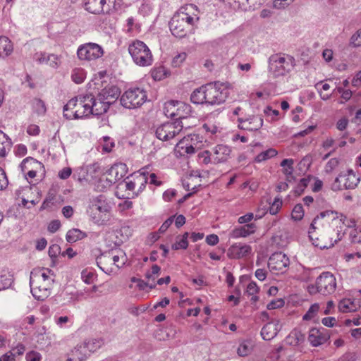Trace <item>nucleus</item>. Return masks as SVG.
<instances>
[{
	"label": "nucleus",
	"instance_id": "1",
	"mask_svg": "<svg viewBox=\"0 0 361 361\" xmlns=\"http://www.w3.org/2000/svg\"><path fill=\"white\" fill-rule=\"evenodd\" d=\"M228 94L224 84L211 82L195 89L190 95V101L195 104L220 105L226 102Z\"/></svg>",
	"mask_w": 361,
	"mask_h": 361
},
{
	"label": "nucleus",
	"instance_id": "2",
	"mask_svg": "<svg viewBox=\"0 0 361 361\" xmlns=\"http://www.w3.org/2000/svg\"><path fill=\"white\" fill-rule=\"evenodd\" d=\"M52 275L51 270L48 268L37 267L31 271L30 288L32 295L39 300L46 297L49 281Z\"/></svg>",
	"mask_w": 361,
	"mask_h": 361
},
{
	"label": "nucleus",
	"instance_id": "3",
	"mask_svg": "<svg viewBox=\"0 0 361 361\" xmlns=\"http://www.w3.org/2000/svg\"><path fill=\"white\" fill-rule=\"evenodd\" d=\"M199 20L196 16L180 11L172 17L169 22L170 30L173 35L178 38L186 36L188 30Z\"/></svg>",
	"mask_w": 361,
	"mask_h": 361
},
{
	"label": "nucleus",
	"instance_id": "4",
	"mask_svg": "<svg viewBox=\"0 0 361 361\" xmlns=\"http://www.w3.org/2000/svg\"><path fill=\"white\" fill-rule=\"evenodd\" d=\"M295 59L287 54H273L269 59V71L274 77L283 76L291 71Z\"/></svg>",
	"mask_w": 361,
	"mask_h": 361
},
{
	"label": "nucleus",
	"instance_id": "5",
	"mask_svg": "<svg viewBox=\"0 0 361 361\" xmlns=\"http://www.w3.org/2000/svg\"><path fill=\"white\" fill-rule=\"evenodd\" d=\"M128 52L133 61L140 66H148L152 63V54L145 43L135 40L129 44Z\"/></svg>",
	"mask_w": 361,
	"mask_h": 361
},
{
	"label": "nucleus",
	"instance_id": "6",
	"mask_svg": "<svg viewBox=\"0 0 361 361\" xmlns=\"http://www.w3.org/2000/svg\"><path fill=\"white\" fill-rule=\"evenodd\" d=\"M336 288V280L334 274L324 272L317 279L315 284L307 286V291L310 295L321 293L326 295L333 293Z\"/></svg>",
	"mask_w": 361,
	"mask_h": 361
},
{
	"label": "nucleus",
	"instance_id": "7",
	"mask_svg": "<svg viewBox=\"0 0 361 361\" xmlns=\"http://www.w3.org/2000/svg\"><path fill=\"white\" fill-rule=\"evenodd\" d=\"M147 100L146 92L140 88H130L121 97V104L126 109H135L142 106Z\"/></svg>",
	"mask_w": 361,
	"mask_h": 361
},
{
	"label": "nucleus",
	"instance_id": "8",
	"mask_svg": "<svg viewBox=\"0 0 361 361\" xmlns=\"http://www.w3.org/2000/svg\"><path fill=\"white\" fill-rule=\"evenodd\" d=\"M308 233L312 244L321 249L331 247L341 239V237H339V233H338L337 238L332 236L335 234V231L332 233H326L319 231L318 227H310Z\"/></svg>",
	"mask_w": 361,
	"mask_h": 361
},
{
	"label": "nucleus",
	"instance_id": "9",
	"mask_svg": "<svg viewBox=\"0 0 361 361\" xmlns=\"http://www.w3.org/2000/svg\"><path fill=\"white\" fill-rule=\"evenodd\" d=\"M164 113L168 117L178 116L176 121H180L183 124L182 121L190 116L192 107L184 102L170 101L165 104Z\"/></svg>",
	"mask_w": 361,
	"mask_h": 361
},
{
	"label": "nucleus",
	"instance_id": "10",
	"mask_svg": "<svg viewBox=\"0 0 361 361\" xmlns=\"http://www.w3.org/2000/svg\"><path fill=\"white\" fill-rule=\"evenodd\" d=\"M183 128V124L180 121L166 122L157 127L155 134L159 140L169 141L179 135Z\"/></svg>",
	"mask_w": 361,
	"mask_h": 361
},
{
	"label": "nucleus",
	"instance_id": "11",
	"mask_svg": "<svg viewBox=\"0 0 361 361\" xmlns=\"http://www.w3.org/2000/svg\"><path fill=\"white\" fill-rule=\"evenodd\" d=\"M289 265V258L281 252L272 254L268 261V267L270 271L275 274L286 272Z\"/></svg>",
	"mask_w": 361,
	"mask_h": 361
},
{
	"label": "nucleus",
	"instance_id": "12",
	"mask_svg": "<svg viewBox=\"0 0 361 361\" xmlns=\"http://www.w3.org/2000/svg\"><path fill=\"white\" fill-rule=\"evenodd\" d=\"M229 259L242 260L247 262L253 257L252 248L250 245L244 243H235L227 250Z\"/></svg>",
	"mask_w": 361,
	"mask_h": 361
},
{
	"label": "nucleus",
	"instance_id": "13",
	"mask_svg": "<svg viewBox=\"0 0 361 361\" xmlns=\"http://www.w3.org/2000/svg\"><path fill=\"white\" fill-rule=\"evenodd\" d=\"M104 54L101 46L95 43H87L79 47L77 54L80 60H95Z\"/></svg>",
	"mask_w": 361,
	"mask_h": 361
},
{
	"label": "nucleus",
	"instance_id": "14",
	"mask_svg": "<svg viewBox=\"0 0 361 361\" xmlns=\"http://www.w3.org/2000/svg\"><path fill=\"white\" fill-rule=\"evenodd\" d=\"M359 182L360 178L352 171H349L348 174L340 175L335 179L334 183L332 184V190L353 189L357 185Z\"/></svg>",
	"mask_w": 361,
	"mask_h": 361
},
{
	"label": "nucleus",
	"instance_id": "15",
	"mask_svg": "<svg viewBox=\"0 0 361 361\" xmlns=\"http://www.w3.org/2000/svg\"><path fill=\"white\" fill-rule=\"evenodd\" d=\"M238 127L240 129L255 131L260 129L263 125V119L259 116H252L247 118H238Z\"/></svg>",
	"mask_w": 361,
	"mask_h": 361
},
{
	"label": "nucleus",
	"instance_id": "16",
	"mask_svg": "<svg viewBox=\"0 0 361 361\" xmlns=\"http://www.w3.org/2000/svg\"><path fill=\"white\" fill-rule=\"evenodd\" d=\"M126 173L127 166L125 164H116L107 171L106 181H108L110 185L115 183L123 178Z\"/></svg>",
	"mask_w": 361,
	"mask_h": 361
},
{
	"label": "nucleus",
	"instance_id": "17",
	"mask_svg": "<svg viewBox=\"0 0 361 361\" xmlns=\"http://www.w3.org/2000/svg\"><path fill=\"white\" fill-rule=\"evenodd\" d=\"M88 97H90L89 99L90 100L89 102V110L90 111V114L94 116H100L107 111L109 106L106 104V103L103 101V99L100 98L98 94L97 97H94L92 94H88Z\"/></svg>",
	"mask_w": 361,
	"mask_h": 361
},
{
	"label": "nucleus",
	"instance_id": "18",
	"mask_svg": "<svg viewBox=\"0 0 361 361\" xmlns=\"http://www.w3.org/2000/svg\"><path fill=\"white\" fill-rule=\"evenodd\" d=\"M90 97L88 94L80 95L76 109L73 114V118H82L90 115Z\"/></svg>",
	"mask_w": 361,
	"mask_h": 361
},
{
	"label": "nucleus",
	"instance_id": "19",
	"mask_svg": "<svg viewBox=\"0 0 361 361\" xmlns=\"http://www.w3.org/2000/svg\"><path fill=\"white\" fill-rule=\"evenodd\" d=\"M214 164H219L226 161L231 152L229 147L224 145H218L211 151Z\"/></svg>",
	"mask_w": 361,
	"mask_h": 361
},
{
	"label": "nucleus",
	"instance_id": "20",
	"mask_svg": "<svg viewBox=\"0 0 361 361\" xmlns=\"http://www.w3.org/2000/svg\"><path fill=\"white\" fill-rule=\"evenodd\" d=\"M329 338V334L324 329H319L312 328L310 331L308 340L314 346H318L325 343Z\"/></svg>",
	"mask_w": 361,
	"mask_h": 361
},
{
	"label": "nucleus",
	"instance_id": "21",
	"mask_svg": "<svg viewBox=\"0 0 361 361\" xmlns=\"http://www.w3.org/2000/svg\"><path fill=\"white\" fill-rule=\"evenodd\" d=\"M98 95L103 99L106 104L110 106L118 98L120 91L117 87L111 86L102 90V91L98 93Z\"/></svg>",
	"mask_w": 361,
	"mask_h": 361
},
{
	"label": "nucleus",
	"instance_id": "22",
	"mask_svg": "<svg viewBox=\"0 0 361 361\" xmlns=\"http://www.w3.org/2000/svg\"><path fill=\"white\" fill-rule=\"evenodd\" d=\"M360 305L359 302L355 299L343 298L341 300L338 305V308L343 313H348L357 311Z\"/></svg>",
	"mask_w": 361,
	"mask_h": 361
},
{
	"label": "nucleus",
	"instance_id": "23",
	"mask_svg": "<svg viewBox=\"0 0 361 361\" xmlns=\"http://www.w3.org/2000/svg\"><path fill=\"white\" fill-rule=\"evenodd\" d=\"M86 350L87 349H85L82 344L78 345L67 354L66 361L85 360L89 357L88 353Z\"/></svg>",
	"mask_w": 361,
	"mask_h": 361
},
{
	"label": "nucleus",
	"instance_id": "24",
	"mask_svg": "<svg viewBox=\"0 0 361 361\" xmlns=\"http://www.w3.org/2000/svg\"><path fill=\"white\" fill-rule=\"evenodd\" d=\"M335 216H336V212L335 211L326 210L322 212L313 219L310 226H314V224L318 223L319 220H322V222L319 224L322 225L331 224L332 220L335 219Z\"/></svg>",
	"mask_w": 361,
	"mask_h": 361
},
{
	"label": "nucleus",
	"instance_id": "25",
	"mask_svg": "<svg viewBox=\"0 0 361 361\" xmlns=\"http://www.w3.org/2000/svg\"><path fill=\"white\" fill-rule=\"evenodd\" d=\"M305 341V335L301 331L295 329L286 338V343L292 346H297L302 343Z\"/></svg>",
	"mask_w": 361,
	"mask_h": 361
},
{
	"label": "nucleus",
	"instance_id": "26",
	"mask_svg": "<svg viewBox=\"0 0 361 361\" xmlns=\"http://www.w3.org/2000/svg\"><path fill=\"white\" fill-rule=\"evenodd\" d=\"M278 332V324L275 322H268L262 329L261 334L264 340H271Z\"/></svg>",
	"mask_w": 361,
	"mask_h": 361
},
{
	"label": "nucleus",
	"instance_id": "27",
	"mask_svg": "<svg viewBox=\"0 0 361 361\" xmlns=\"http://www.w3.org/2000/svg\"><path fill=\"white\" fill-rule=\"evenodd\" d=\"M37 61L40 63H46L49 66L56 68L60 64V60L57 55L47 54L46 53H40Z\"/></svg>",
	"mask_w": 361,
	"mask_h": 361
},
{
	"label": "nucleus",
	"instance_id": "28",
	"mask_svg": "<svg viewBox=\"0 0 361 361\" xmlns=\"http://www.w3.org/2000/svg\"><path fill=\"white\" fill-rule=\"evenodd\" d=\"M92 210H97L99 212H106L109 210V205L106 202V198L100 195L93 199L90 207Z\"/></svg>",
	"mask_w": 361,
	"mask_h": 361
},
{
	"label": "nucleus",
	"instance_id": "29",
	"mask_svg": "<svg viewBox=\"0 0 361 361\" xmlns=\"http://www.w3.org/2000/svg\"><path fill=\"white\" fill-rule=\"evenodd\" d=\"M13 49L11 40L5 36L0 37V57L8 56L12 53Z\"/></svg>",
	"mask_w": 361,
	"mask_h": 361
},
{
	"label": "nucleus",
	"instance_id": "30",
	"mask_svg": "<svg viewBox=\"0 0 361 361\" xmlns=\"http://www.w3.org/2000/svg\"><path fill=\"white\" fill-rule=\"evenodd\" d=\"M81 344L85 349H87L86 351H87L88 356H90L92 353H94L100 348L104 344V342L102 339L92 338Z\"/></svg>",
	"mask_w": 361,
	"mask_h": 361
},
{
	"label": "nucleus",
	"instance_id": "31",
	"mask_svg": "<svg viewBox=\"0 0 361 361\" xmlns=\"http://www.w3.org/2000/svg\"><path fill=\"white\" fill-rule=\"evenodd\" d=\"M86 237V233L78 228H73L68 231L66 235L67 241L69 243H75Z\"/></svg>",
	"mask_w": 361,
	"mask_h": 361
},
{
	"label": "nucleus",
	"instance_id": "32",
	"mask_svg": "<svg viewBox=\"0 0 361 361\" xmlns=\"http://www.w3.org/2000/svg\"><path fill=\"white\" fill-rule=\"evenodd\" d=\"M193 136L197 137V135H189L187 137H184L182 140L179 141V142L177 144V147L180 149H185V152L188 154H192L195 152V148L192 145H188V143H185L186 142L189 141V140H192Z\"/></svg>",
	"mask_w": 361,
	"mask_h": 361
},
{
	"label": "nucleus",
	"instance_id": "33",
	"mask_svg": "<svg viewBox=\"0 0 361 361\" xmlns=\"http://www.w3.org/2000/svg\"><path fill=\"white\" fill-rule=\"evenodd\" d=\"M85 7L91 13L100 14L103 12V8L100 6L99 0H87Z\"/></svg>",
	"mask_w": 361,
	"mask_h": 361
},
{
	"label": "nucleus",
	"instance_id": "34",
	"mask_svg": "<svg viewBox=\"0 0 361 361\" xmlns=\"http://www.w3.org/2000/svg\"><path fill=\"white\" fill-rule=\"evenodd\" d=\"M259 292V288L255 282L251 281L247 284L246 288V294L252 296L251 301L252 302H256L259 300V297L257 295Z\"/></svg>",
	"mask_w": 361,
	"mask_h": 361
},
{
	"label": "nucleus",
	"instance_id": "35",
	"mask_svg": "<svg viewBox=\"0 0 361 361\" xmlns=\"http://www.w3.org/2000/svg\"><path fill=\"white\" fill-rule=\"evenodd\" d=\"M173 223L175 226H183L185 224V217L182 214L171 216L161 226H171Z\"/></svg>",
	"mask_w": 361,
	"mask_h": 361
},
{
	"label": "nucleus",
	"instance_id": "36",
	"mask_svg": "<svg viewBox=\"0 0 361 361\" xmlns=\"http://www.w3.org/2000/svg\"><path fill=\"white\" fill-rule=\"evenodd\" d=\"M11 147V143L5 133L0 130V157H4L6 154L7 149Z\"/></svg>",
	"mask_w": 361,
	"mask_h": 361
},
{
	"label": "nucleus",
	"instance_id": "37",
	"mask_svg": "<svg viewBox=\"0 0 361 361\" xmlns=\"http://www.w3.org/2000/svg\"><path fill=\"white\" fill-rule=\"evenodd\" d=\"M352 224L354 226L357 224V221L354 219H347V218L343 216L342 214H338L336 212V216H335V219L332 220L331 224L334 226H341V224H348L347 226H349V224Z\"/></svg>",
	"mask_w": 361,
	"mask_h": 361
},
{
	"label": "nucleus",
	"instance_id": "38",
	"mask_svg": "<svg viewBox=\"0 0 361 361\" xmlns=\"http://www.w3.org/2000/svg\"><path fill=\"white\" fill-rule=\"evenodd\" d=\"M79 97L70 99L68 103L63 106V116L67 119H72L73 114H68V111L76 109Z\"/></svg>",
	"mask_w": 361,
	"mask_h": 361
},
{
	"label": "nucleus",
	"instance_id": "39",
	"mask_svg": "<svg viewBox=\"0 0 361 361\" xmlns=\"http://www.w3.org/2000/svg\"><path fill=\"white\" fill-rule=\"evenodd\" d=\"M278 154L277 151L275 149L270 148L266 151H264L261 153H259L256 157H255V161L256 162H262L263 161H265L267 159H269L270 158H272L275 156H276Z\"/></svg>",
	"mask_w": 361,
	"mask_h": 361
},
{
	"label": "nucleus",
	"instance_id": "40",
	"mask_svg": "<svg viewBox=\"0 0 361 361\" xmlns=\"http://www.w3.org/2000/svg\"><path fill=\"white\" fill-rule=\"evenodd\" d=\"M188 233H185L182 236H178L176 238V241L173 245V249L179 250V249H186L188 246Z\"/></svg>",
	"mask_w": 361,
	"mask_h": 361
},
{
	"label": "nucleus",
	"instance_id": "41",
	"mask_svg": "<svg viewBox=\"0 0 361 361\" xmlns=\"http://www.w3.org/2000/svg\"><path fill=\"white\" fill-rule=\"evenodd\" d=\"M25 351V347L22 343H18L15 348H13L10 351L2 355V357L9 356L16 359V355H22Z\"/></svg>",
	"mask_w": 361,
	"mask_h": 361
},
{
	"label": "nucleus",
	"instance_id": "42",
	"mask_svg": "<svg viewBox=\"0 0 361 361\" xmlns=\"http://www.w3.org/2000/svg\"><path fill=\"white\" fill-rule=\"evenodd\" d=\"M96 278L97 274L91 269H85L82 271V279L87 284L93 283Z\"/></svg>",
	"mask_w": 361,
	"mask_h": 361
},
{
	"label": "nucleus",
	"instance_id": "43",
	"mask_svg": "<svg viewBox=\"0 0 361 361\" xmlns=\"http://www.w3.org/2000/svg\"><path fill=\"white\" fill-rule=\"evenodd\" d=\"M110 259L114 262V264L116 265V267L119 268L125 264L126 256L122 251H118L117 254L114 255Z\"/></svg>",
	"mask_w": 361,
	"mask_h": 361
},
{
	"label": "nucleus",
	"instance_id": "44",
	"mask_svg": "<svg viewBox=\"0 0 361 361\" xmlns=\"http://www.w3.org/2000/svg\"><path fill=\"white\" fill-rule=\"evenodd\" d=\"M319 311V305L317 303H314L308 310L306 314L303 316V320L310 321L313 319L318 314Z\"/></svg>",
	"mask_w": 361,
	"mask_h": 361
},
{
	"label": "nucleus",
	"instance_id": "45",
	"mask_svg": "<svg viewBox=\"0 0 361 361\" xmlns=\"http://www.w3.org/2000/svg\"><path fill=\"white\" fill-rule=\"evenodd\" d=\"M234 235L235 237H247L249 235L254 233V227H239L234 230Z\"/></svg>",
	"mask_w": 361,
	"mask_h": 361
},
{
	"label": "nucleus",
	"instance_id": "46",
	"mask_svg": "<svg viewBox=\"0 0 361 361\" xmlns=\"http://www.w3.org/2000/svg\"><path fill=\"white\" fill-rule=\"evenodd\" d=\"M55 202H56V195L54 193L49 192L48 193V195L47 196L46 199L44 200V202L42 204L41 209H50L54 205Z\"/></svg>",
	"mask_w": 361,
	"mask_h": 361
},
{
	"label": "nucleus",
	"instance_id": "47",
	"mask_svg": "<svg viewBox=\"0 0 361 361\" xmlns=\"http://www.w3.org/2000/svg\"><path fill=\"white\" fill-rule=\"evenodd\" d=\"M165 231L166 229H162V227H160L157 232L151 233L146 239L147 244L152 245L153 243H154L159 239L161 235L163 234L165 232Z\"/></svg>",
	"mask_w": 361,
	"mask_h": 361
},
{
	"label": "nucleus",
	"instance_id": "48",
	"mask_svg": "<svg viewBox=\"0 0 361 361\" xmlns=\"http://www.w3.org/2000/svg\"><path fill=\"white\" fill-rule=\"evenodd\" d=\"M292 218L296 221L300 220L304 216V210L301 204H296L291 214Z\"/></svg>",
	"mask_w": 361,
	"mask_h": 361
},
{
	"label": "nucleus",
	"instance_id": "49",
	"mask_svg": "<svg viewBox=\"0 0 361 361\" xmlns=\"http://www.w3.org/2000/svg\"><path fill=\"white\" fill-rule=\"evenodd\" d=\"M39 164L40 163L38 162L36 159L29 157L23 160V161L20 164V167L21 168L22 171H24L25 170L27 169L29 166Z\"/></svg>",
	"mask_w": 361,
	"mask_h": 361
},
{
	"label": "nucleus",
	"instance_id": "50",
	"mask_svg": "<svg viewBox=\"0 0 361 361\" xmlns=\"http://www.w3.org/2000/svg\"><path fill=\"white\" fill-rule=\"evenodd\" d=\"M166 75V72L164 67H158L152 71V76L154 80H161Z\"/></svg>",
	"mask_w": 361,
	"mask_h": 361
},
{
	"label": "nucleus",
	"instance_id": "51",
	"mask_svg": "<svg viewBox=\"0 0 361 361\" xmlns=\"http://www.w3.org/2000/svg\"><path fill=\"white\" fill-rule=\"evenodd\" d=\"M72 80L76 84H80L84 81L85 73L82 70L75 69L71 75Z\"/></svg>",
	"mask_w": 361,
	"mask_h": 361
},
{
	"label": "nucleus",
	"instance_id": "52",
	"mask_svg": "<svg viewBox=\"0 0 361 361\" xmlns=\"http://www.w3.org/2000/svg\"><path fill=\"white\" fill-rule=\"evenodd\" d=\"M350 235L353 243H361V227H353Z\"/></svg>",
	"mask_w": 361,
	"mask_h": 361
},
{
	"label": "nucleus",
	"instance_id": "53",
	"mask_svg": "<svg viewBox=\"0 0 361 361\" xmlns=\"http://www.w3.org/2000/svg\"><path fill=\"white\" fill-rule=\"evenodd\" d=\"M310 179V176L300 179V182L298 183L295 188V192L298 193V195H300L302 192H303L305 188L307 186Z\"/></svg>",
	"mask_w": 361,
	"mask_h": 361
},
{
	"label": "nucleus",
	"instance_id": "54",
	"mask_svg": "<svg viewBox=\"0 0 361 361\" xmlns=\"http://www.w3.org/2000/svg\"><path fill=\"white\" fill-rule=\"evenodd\" d=\"M160 271V267L157 265H153L150 269H149L146 273V277L149 281L152 279L154 281L159 274V272Z\"/></svg>",
	"mask_w": 361,
	"mask_h": 361
},
{
	"label": "nucleus",
	"instance_id": "55",
	"mask_svg": "<svg viewBox=\"0 0 361 361\" xmlns=\"http://www.w3.org/2000/svg\"><path fill=\"white\" fill-rule=\"evenodd\" d=\"M250 351L251 348L249 345L243 342L240 344L237 353L239 356L244 357L248 355L250 353Z\"/></svg>",
	"mask_w": 361,
	"mask_h": 361
},
{
	"label": "nucleus",
	"instance_id": "56",
	"mask_svg": "<svg viewBox=\"0 0 361 361\" xmlns=\"http://www.w3.org/2000/svg\"><path fill=\"white\" fill-rule=\"evenodd\" d=\"M25 359L27 361H41L42 356L39 353L31 350L26 354Z\"/></svg>",
	"mask_w": 361,
	"mask_h": 361
},
{
	"label": "nucleus",
	"instance_id": "57",
	"mask_svg": "<svg viewBox=\"0 0 361 361\" xmlns=\"http://www.w3.org/2000/svg\"><path fill=\"white\" fill-rule=\"evenodd\" d=\"M8 180L4 170L0 167V190H2L8 186Z\"/></svg>",
	"mask_w": 361,
	"mask_h": 361
},
{
	"label": "nucleus",
	"instance_id": "58",
	"mask_svg": "<svg viewBox=\"0 0 361 361\" xmlns=\"http://www.w3.org/2000/svg\"><path fill=\"white\" fill-rule=\"evenodd\" d=\"M286 350L281 347L278 348L276 352L273 353L271 358L274 359L275 361H288L286 360L285 359H281V357L286 354Z\"/></svg>",
	"mask_w": 361,
	"mask_h": 361
},
{
	"label": "nucleus",
	"instance_id": "59",
	"mask_svg": "<svg viewBox=\"0 0 361 361\" xmlns=\"http://www.w3.org/2000/svg\"><path fill=\"white\" fill-rule=\"evenodd\" d=\"M136 180L137 184L140 183V189L142 190L145 188V185L147 183V178L146 177V174L145 172L140 173L136 176Z\"/></svg>",
	"mask_w": 361,
	"mask_h": 361
},
{
	"label": "nucleus",
	"instance_id": "60",
	"mask_svg": "<svg viewBox=\"0 0 361 361\" xmlns=\"http://www.w3.org/2000/svg\"><path fill=\"white\" fill-rule=\"evenodd\" d=\"M56 324L61 328L64 327L71 322V317L68 316H61L55 319Z\"/></svg>",
	"mask_w": 361,
	"mask_h": 361
},
{
	"label": "nucleus",
	"instance_id": "61",
	"mask_svg": "<svg viewBox=\"0 0 361 361\" xmlns=\"http://www.w3.org/2000/svg\"><path fill=\"white\" fill-rule=\"evenodd\" d=\"M337 91L341 94V97L345 101L349 100L352 97V91L350 90H345L343 87H337Z\"/></svg>",
	"mask_w": 361,
	"mask_h": 361
},
{
	"label": "nucleus",
	"instance_id": "62",
	"mask_svg": "<svg viewBox=\"0 0 361 361\" xmlns=\"http://www.w3.org/2000/svg\"><path fill=\"white\" fill-rule=\"evenodd\" d=\"M282 204V201L279 199H276L272 205L269 207L270 214L274 215L278 212L279 209Z\"/></svg>",
	"mask_w": 361,
	"mask_h": 361
},
{
	"label": "nucleus",
	"instance_id": "63",
	"mask_svg": "<svg viewBox=\"0 0 361 361\" xmlns=\"http://www.w3.org/2000/svg\"><path fill=\"white\" fill-rule=\"evenodd\" d=\"M200 157L203 158L202 162L204 164H208L209 163H213L212 160V153L210 151L206 150L200 154Z\"/></svg>",
	"mask_w": 361,
	"mask_h": 361
},
{
	"label": "nucleus",
	"instance_id": "64",
	"mask_svg": "<svg viewBox=\"0 0 361 361\" xmlns=\"http://www.w3.org/2000/svg\"><path fill=\"white\" fill-rule=\"evenodd\" d=\"M351 43L353 44L355 47L361 45V30L357 31L352 36Z\"/></svg>",
	"mask_w": 361,
	"mask_h": 361
}]
</instances>
